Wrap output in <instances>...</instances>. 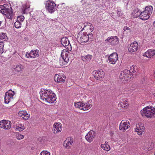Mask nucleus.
<instances>
[{
    "mask_svg": "<svg viewBox=\"0 0 155 155\" xmlns=\"http://www.w3.org/2000/svg\"><path fill=\"white\" fill-rule=\"evenodd\" d=\"M40 94L41 99L47 102L53 103L56 101L55 95L50 90L41 89Z\"/></svg>",
    "mask_w": 155,
    "mask_h": 155,
    "instance_id": "f257e3e1",
    "label": "nucleus"
},
{
    "mask_svg": "<svg viewBox=\"0 0 155 155\" xmlns=\"http://www.w3.org/2000/svg\"><path fill=\"white\" fill-rule=\"evenodd\" d=\"M131 71L132 73L131 74L130 71L128 70H125L122 71L120 75V78L123 81H129L132 77L135 76L138 71L137 68L135 66L132 65L130 67Z\"/></svg>",
    "mask_w": 155,
    "mask_h": 155,
    "instance_id": "f03ea898",
    "label": "nucleus"
},
{
    "mask_svg": "<svg viewBox=\"0 0 155 155\" xmlns=\"http://www.w3.org/2000/svg\"><path fill=\"white\" fill-rule=\"evenodd\" d=\"M141 115L148 118H155V107H146L140 111Z\"/></svg>",
    "mask_w": 155,
    "mask_h": 155,
    "instance_id": "7ed1b4c3",
    "label": "nucleus"
},
{
    "mask_svg": "<svg viewBox=\"0 0 155 155\" xmlns=\"http://www.w3.org/2000/svg\"><path fill=\"white\" fill-rule=\"evenodd\" d=\"M61 58H60L59 63L61 65L66 64L68 61L69 58V54L68 51L67 49H64L61 54Z\"/></svg>",
    "mask_w": 155,
    "mask_h": 155,
    "instance_id": "20e7f679",
    "label": "nucleus"
},
{
    "mask_svg": "<svg viewBox=\"0 0 155 155\" xmlns=\"http://www.w3.org/2000/svg\"><path fill=\"white\" fill-rule=\"evenodd\" d=\"M93 35L92 34L88 35L86 32H84L83 34H78L77 38L78 40L81 43H85L87 42L89 39H92Z\"/></svg>",
    "mask_w": 155,
    "mask_h": 155,
    "instance_id": "39448f33",
    "label": "nucleus"
},
{
    "mask_svg": "<svg viewBox=\"0 0 155 155\" xmlns=\"http://www.w3.org/2000/svg\"><path fill=\"white\" fill-rule=\"evenodd\" d=\"M6 5L0 6V12L5 15L6 17L8 19H12V13L10 8H8Z\"/></svg>",
    "mask_w": 155,
    "mask_h": 155,
    "instance_id": "423d86ee",
    "label": "nucleus"
},
{
    "mask_svg": "<svg viewBox=\"0 0 155 155\" xmlns=\"http://www.w3.org/2000/svg\"><path fill=\"white\" fill-rule=\"evenodd\" d=\"M45 7L51 13H53L57 9L56 5L53 1L48 0L45 2Z\"/></svg>",
    "mask_w": 155,
    "mask_h": 155,
    "instance_id": "0eeeda50",
    "label": "nucleus"
},
{
    "mask_svg": "<svg viewBox=\"0 0 155 155\" xmlns=\"http://www.w3.org/2000/svg\"><path fill=\"white\" fill-rule=\"evenodd\" d=\"M14 94V92L12 90H9L8 92H6L4 97L5 103L8 104L13 99V96Z\"/></svg>",
    "mask_w": 155,
    "mask_h": 155,
    "instance_id": "6e6552de",
    "label": "nucleus"
},
{
    "mask_svg": "<svg viewBox=\"0 0 155 155\" xmlns=\"http://www.w3.org/2000/svg\"><path fill=\"white\" fill-rule=\"evenodd\" d=\"M65 79V76L63 74H56L54 77L55 81L60 84L64 82Z\"/></svg>",
    "mask_w": 155,
    "mask_h": 155,
    "instance_id": "1a4fd4ad",
    "label": "nucleus"
},
{
    "mask_svg": "<svg viewBox=\"0 0 155 155\" xmlns=\"http://www.w3.org/2000/svg\"><path fill=\"white\" fill-rule=\"evenodd\" d=\"M130 127L129 121L127 120H123L120 124L119 127L120 130L124 131Z\"/></svg>",
    "mask_w": 155,
    "mask_h": 155,
    "instance_id": "9d476101",
    "label": "nucleus"
},
{
    "mask_svg": "<svg viewBox=\"0 0 155 155\" xmlns=\"http://www.w3.org/2000/svg\"><path fill=\"white\" fill-rule=\"evenodd\" d=\"M39 51L38 50H31L26 53L25 56L27 58H33L38 57L39 55Z\"/></svg>",
    "mask_w": 155,
    "mask_h": 155,
    "instance_id": "9b49d317",
    "label": "nucleus"
},
{
    "mask_svg": "<svg viewBox=\"0 0 155 155\" xmlns=\"http://www.w3.org/2000/svg\"><path fill=\"white\" fill-rule=\"evenodd\" d=\"M12 124L10 121L3 120L0 122V127L5 130L9 129L11 127Z\"/></svg>",
    "mask_w": 155,
    "mask_h": 155,
    "instance_id": "f8f14e48",
    "label": "nucleus"
},
{
    "mask_svg": "<svg viewBox=\"0 0 155 155\" xmlns=\"http://www.w3.org/2000/svg\"><path fill=\"white\" fill-rule=\"evenodd\" d=\"M118 38L117 36L109 37L105 40L106 42L109 45H114L118 42Z\"/></svg>",
    "mask_w": 155,
    "mask_h": 155,
    "instance_id": "ddd939ff",
    "label": "nucleus"
},
{
    "mask_svg": "<svg viewBox=\"0 0 155 155\" xmlns=\"http://www.w3.org/2000/svg\"><path fill=\"white\" fill-rule=\"evenodd\" d=\"M94 72V77L97 80H101L104 77V72L102 70H95Z\"/></svg>",
    "mask_w": 155,
    "mask_h": 155,
    "instance_id": "4468645a",
    "label": "nucleus"
},
{
    "mask_svg": "<svg viewBox=\"0 0 155 155\" xmlns=\"http://www.w3.org/2000/svg\"><path fill=\"white\" fill-rule=\"evenodd\" d=\"M62 128V125L61 123H55L53 125L52 131L54 134H56L60 132Z\"/></svg>",
    "mask_w": 155,
    "mask_h": 155,
    "instance_id": "2eb2a0df",
    "label": "nucleus"
},
{
    "mask_svg": "<svg viewBox=\"0 0 155 155\" xmlns=\"http://www.w3.org/2000/svg\"><path fill=\"white\" fill-rule=\"evenodd\" d=\"M12 69L13 72L16 75L18 73H21L24 69V67L21 64H19L13 66Z\"/></svg>",
    "mask_w": 155,
    "mask_h": 155,
    "instance_id": "dca6fc26",
    "label": "nucleus"
},
{
    "mask_svg": "<svg viewBox=\"0 0 155 155\" xmlns=\"http://www.w3.org/2000/svg\"><path fill=\"white\" fill-rule=\"evenodd\" d=\"M118 59V54L116 53H112L109 56L108 58L109 62L112 64H115Z\"/></svg>",
    "mask_w": 155,
    "mask_h": 155,
    "instance_id": "f3484780",
    "label": "nucleus"
},
{
    "mask_svg": "<svg viewBox=\"0 0 155 155\" xmlns=\"http://www.w3.org/2000/svg\"><path fill=\"white\" fill-rule=\"evenodd\" d=\"M95 136L94 132L93 130H91L87 133L85 138L88 142L91 143L93 140Z\"/></svg>",
    "mask_w": 155,
    "mask_h": 155,
    "instance_id": "a211bd4d",
    "label": "nucleus"
},
{
    "mask_svg": "<svg viewBox=\"0 0 155 155\" xmlns=\"http://www.w3.org/2000/svg\"><path fill=\"white\" fill-rule=\"evenodd\" d=\"M61 44L63 46L67 49H69L70 47H71L69 41L66 37H63L61 38Z\"/></svg>",
    "mask_w": 155,
    "mask_h": 155,
    "instance_id": "6ab92c4d",
    "label": "nucleus"
},
{
    "mask_svg": "<svg viewBox=\"0 0 155 155\" xmlns=\"http://www.w3.org/2000/svg\"><path fill=\"white\" fill-rule=\"evenodd\" d=\"M137 49V43L136 41H134L130 44V45L128 48V50L129 52H133L136 51Z\"/></svg>",
    "mask_w": 155,
    "mask_h": 155,
    "instance_id": "aec40b11",
    "label": "nucleus"
},
{
    "mask_svg": "<svg viewBox=\"0 0 155 155\" xmlns=\"http://www.w3.org/2000/svg\"><path fill=\"white\" fill-rule=\"evenodd\" d=\"M73 139L71 138H68L64 142V146L66 148L69 149L71 147L73 143Z\"/></svg>",
    "mask_w": 155,
    "mask_h": 155,
    "instance_id": "412c9836",
    "label": "nucleus"
},
{
    "mask_svg": "<svg viewBox=\"0 0 155 155\" xmlns=\"http://www.w3.org/2000/svg\"><path fill=\"white\" fill-rule=\"evenodd\" d=\"M18 114L19 116L22 117L25 120L28 119L30 116V114L25 110L19 111Z\"/></svg>",
    "mask_w": 155,
    "mask_h": 155,
    "instance_id": "4be33fe9",
    "label": "nucleus"
},
{
    "mask_svg": "<svg viewBox=\"0 0 155 155\" xmlns=\"http://www.w3.org/2000/svg\"><path fill=\"white\" fill-rule=\"evenodd\" d=\"M155 55V50L149 49L143 54V56L147 58H151Z\"/></svg>",
    "mask_w": 155,
    "mask_h": 155,
    "instance_id": "5701e85b",
    "label": "nucleus"
},
{
    "mask_svg": "<svg viewBox=\"0 0 155 155\" xmlns=\"http://www.w3.org/2000/svg\"><path fill=\"white\" fill-rule=\"evenodd\" d=\"M139 127H137L135 129V131L137 132V134L139 135H141L145 131V128L142 126L140 127L139 124Z\"/></svg>",
    "mask_w": 155,
    "mask_h": 155,
    "instance_id": "b1692460",
    "label": "nucleus"
},
{
    "mask_svg": "<svg viewBox=\"0 0 155 155\" xmlns=\"http://www.w3.org/2000/svg\"><path fill=\"white\" fill-rule=\"evenodd\" d=\"M127 99H122L120 101L118 104V106L122 108H125L128 105Z\"/></svg>",
    "mask_w": 155,
    "mask_h": 155,
    "instance_id": "393cba45",
    "label": "nucleus"
},
{
    "mask_svg": "<svg viewBox=\"0 0 155 155\" xmlns=\"http://www.w3.org/2000/svg\"><path fill=\"white\" fill-rule=\"evenodd\" d=\"M30 5L28 3H25L22 5L21 9L23 14L26 13L28 11Z\"/></svg>",
    "mask_w": 155,
    "mask_h": 155,
    "instance_id": "a878e982",
    "label": "nucleus"
},
{
    "mask_svg": "<svg viewBox=\"0 0 155 155\" xmlns=\"http://www.w3.org/2000/svg\"><path fill=\"white\" fill-rule=\"evenodd\" d=\"M150 15L147 14L146 12L144 11L141 12L140 15V18L142 20H145L148 19L150 17Z\"/></svg>",
    "mask_w": 155,
    "mask_h": 155,
    "instance_id": "bb28decb",
    "label": "nucleus"
},
{
    "mask_svg": "<svg viewBox=\"0 0 155 155\" xmlns=\"http://www.w3.org/2000/svg\"><path fill=\"white\" fill-rule=\"evenodd\" d=\"M141 11L138 8L135 9L132 13L133 16L134 18H137L140 16Z\"/></svg>",
    "mask_w": 155,
    "mask_h": 155,
    "instance_id": "cd10ccee",
    "label": "nucleus"
},
{
    "mask_svg": "<svg viewBox=\"0 0 155 155\" xmlns=\"http://www.w3.org/2000/svg\"><path fill=\"white\" fill-rule=\"evenodd\" d=\"M101 147L104 150L107 151L110 150V147L107 142H105L104 144H102Z\"/></svg>",
    "mask_w": 155,
    "mask_h": 155,
    "instance_id": "c85d7f7f",
    "label": "nucleus"
},
{
    "mask_svg": "<svg viewBox=\"0 0 155 155\" xmlns=\"http://www.w3.org/2000/svg\"><path fill=\"white\" fill-rule=\"evenodd\" d=\"M144 11L150 16L153 11V7L151 5L147 6L145 7Z\"/></svg>",
    "mask_w": 155,
    "mask_h": 155,
    "instance_id": "c756f323",
    "label": "nucleus"
},
{
    "mask_svg": "<svg viewBox=\"0 0 155 155\" xmlns=\"http://www.w3.org/2000/svg\"><path fill=\"white\" fill-rule=\"evenodd\" d=\"M92 56L90 54H87L85 56H82L81 59L85 62L90 61L92 58Z\"/></svg>",
    "mask_w": 155,
    "mask_h": 155,
    "instance_id": "7c9ffc66",
    "label": "nucleus"
},
{
    "mask_svg": "<svg viewBox=\"0 0 155 155\" xmlns=\"http://www.w3.org/2000/svg\"><path fill=\"white\" fill-rule=\"evenodd\" d=\"M15 130L16 131H21L25 129L24 126L21 124L18 125V126H16L14 127Z\"/></svg>",
    "mask_w": 155,
    "mask_h": 155,
    "instance_id": "2f4dec72",
    "label": "nucleus"
},
{
    "mask_svg": "<svg viewBox=\"0 0 155 155\" xmlns=\"http://www.w3.org/2000/svg\"><path fill=\"white\" fill-rule=\"evenodd\" d=\"M7 37L5 33H1L0 34V41L2 42H3L6 40Z\"/></svg>",
    "mask_w": 155,
    "mask_h": 155,
    "instance_id": "473e14b6",
    "label": "nucleus"
},
{
    "mask_svg": "<svg viewBox=\"0 0 155 155\" xmlns=\"http://www.w3.org/2000/svg\"><path fill=\"white\" fill-rule=\"evenodd\" d=\"M83 106L82 107V110H86L89 109L91 107L92 105L89 103L83 104Z\"/></svg>",
    "mask_w": 155,
    "mask_h": 155,
    "instance_id": "72a5a7b5",
    "label": "nucleus"
},
{
    "mask_svg": "<svg viewBox=\"0 0 155 155\" xmlns=\"http://www.w3.org/2000/svg\"><path fill=\"white\" fill-rule=\"evenodd\" d=\"M83 104L84 103L81 102H79L75 103L74 106L76 108H78L79 109L82 110V107L84 105Z\"/></svg>",
    "mask_w": 155,
    "mask_h": 155,
    "instance_id": "f704fd0d",
    "label": "nucleus"
},
{
    "mask_svg": "<svg viewBox=\"0 0 155 155\" xmlns=\"http://www.w3.org/2000/svg\"><path fill=\"white\" fill-rule=\"evenodd\" d=\"M21 22L16 21L14 24V26L16 28H18L21 27Z\"/></svg>",
    "mask_w": 155,
    "mask_h": 155,
    "instance_id": "c9c22d12",
    "label": "nucleus"
},
{
    "mask_svg": "<svg viewBox=\"0 0 155 155\" xmlns=\"http://www.w3.org/2000/svg\"><path fill=\"white\" fill-rule=\"evenodd\" d=\"M4 44L3 42L0 41V54H2L4 52L3 47Z\"/></svg>",
    "mask_w": 155,
    "mask_h": 155,
    "instance_id": "e433bc0d",
    "label": "nucleus"
},
{
    "mask_svg": "<svg viewBox=\"0 0 155 155\" xmlns=\"http://www.w3.org/2000/svg\"><path fill=\"white\" fill-rule=\"evenodd\" d=\"M24 17L23 16L21 15L18 17L17 21H19L20 22H21H21L23 21L24 19Z\"/></svg>",
    "mask_w": 155,
    "mask_h": 155,
    "instance_id": "4c0bfd02",
    "label": "nucleus"
},
{
    "mask_svg": "<svg viewBox=\"0 0 155 155\" xmlns=\"http://www.w3.org/2000/svg\"><path fill=\"white\" fill-rule=\"evenodd\" d=\"M128 31L127 33H130L131 31V30L128 27L125 26L123 28V31L124 33L125 31Z\"/></svg>",
    "mask_w": 155,
    "mask_h": 155,
    "instance_id": "58836bf2",
    "label": "nucleus"
},
{
    "mask_svg": "<svg viewBox=\"0 0 155 155\" xmlns=\"http://www.w3.org/2000/svg\"><path fill=\"white\" fill-rule=\"evenodd\" d=\"M50 153L47 151H43L41 153L40 155H50Z\"/></svg>",
    "mask_w": 155,
    "mask_h": 155,
    "instance_id": "ea45409f",
    "label": "nucleus"
},
{
    "mask_svg": "<svg viewBox=\"0 0 155 155\" xmlns=\"http://www.w3.org/2000/svg\"><path fill=\"white\" fill-rule=\"evenodd\" d=\"M24 137L23 135L21 134H17L16 135V138L18 140H21Z\"/></svg>",
    "mask_w": 155,
    "mask_h": 155,
    "instance_id": "a19ab883",
    "label": "nucleus"
},
{
    "mask_svg": "<svg viewBox=\"0 0 155 155\" xmlns=\"http://www.w3.org/2000/svg\"><path fill=\"white\" fill-rule=\"evenodd\" d=\"M117 14L119 16H120L122 15V13L121 12V11L120 10H117Z\"/></svg>",
    "mask_w": 155,
    "mask_h": 155,
    "instance_id": "79ce46f5",
    "label": "nucleus"
},
{
    "mask_svg": "<svg viewBox=\"0 0 155 155\" xmlns=\"http://www.w3.org/2000/svg\"><path fill=\"white\" fill-rule=\"evenodd\" d=\"M87 24V22H86V23H85L84 24H83V26L84 27H83V29L82 30V31L84 29V28L87 26V24Z\"/></svg>",
    "mask_w": 155,
    "mask_h": 155,
    "instance_id": "37998d69",
    "label": "nucleus"
},
{
    "mask_svg": "<svg viewBox=\"0 0 155 155\" xmlns=\"http://www.w3.org/2000/svg\"><path fill=\"white\" fill-rule=\"evenodd\" d=\"M143 149H144L145 150H150V149H149V148H148L147 147V148H144L143 147Z\"/></svg>",
    "mask_w": 155,
    "mask_h": 155,
    "instance_id": "c03bdc74",
    "label": "nucleus"
},
{
    "mask_svg": "<svg viewBox=\"0 0 155 155\" xmlns=\"http://www.w3.org/2000/svg\"><path fill=\"white\" fill-rule=\"evenodd\" d=\"M87 26H89L90 27H91L92 24L91 23H89V22H87Z\"/></svg>",
    "mask_w": 155,
    "mask_h": 155,
    "instance_id": "a18cd8bd",
    "label": "nucleus"
},
{
    "mask_svg": "<svg viewBox=\"0 0 155 155\" xmlns=\"http://www.w3.org/2000/svg\"><path fill=\"white\" fill-rule=\"evenodd\" d=\"M90 30L92 31L93 30V27L91 26V27L90 28Z\"/></svg>",
    "mask_w": 155,
    "mask_h": 155,
    "instance_id": "49530a36",
    "label": "nucleus"
},
{
    "mask_svg": "<svg viewBox=\"0 0 155 155\" xmlns=\"http://www.w3.org/2000/svg\"><path fill=\"white\" fill-rule=\"evenodd\" d=\"M125 33L124 32V33H127L128 31H125Z\"/></svg>",
    "mask_w": 155,
    "mask_h": 155,
    "instance_id": "de8ad7c7",
    "label": "nucleus"
},
{
    "mask_svg": "<svg viewBox=\"0 0 155 155\" xmlns=\"http://www.w3.org/2000/svg\"><path fill=\"white\" fill-rule=\"evenodd\" d=\"M2 23V21H0V26L1 25V24Z\"/></svg>",
    "mask_w": 155,
    "mask_h": 155,
    "instance_id": "09e8293b",
    "label": "nucleus"
},
{
    "mask_svg": "<svg viewBox=\"0 0 155 155\" xmlns=\"http://www.w3.org/2000/svg\"><path fill=\"white\" fill-rule=\"evenodd\" d=\"M154 43H155V41H154Z\"/></svg>",
    "mask_w": 155,
    "mask_h": 155,
    "instance_id": "8fccbe9b",
    "label": "nucleus"
},
{
    "mask_svg": "<svg viewBox=\"0 0 155 155\" xmlns=\"http://www.w3.org/2000/svg\"><path fill=\"white\" fill-rule=\"evenodd\" d=\"M141 124L140 125H142V124Z\"/></svg>",
    "mask_w": 155,
    "mask_h": 155,
    "instance_id": "3c124183",
    "label": "nucleus"
},
{
    "mask_svg": "<svg viewBox=\"0 0 155 155\" xmlns=\"http://www.w3.org/2000/svg\"><path fill=\"white\" fill-rule=\"evenodd\" d=\"M153 155H155V154Z\"/></svg>",
    "mask_w": 155,
    "mask_h": 155,
    "instance_id": "603ef678",
    "label": "nucleus"
},
{
    "mask_svg": "<svg viewBox=\"0 0 155 155\" xmlns=\"http://www.w3.org/2000/svg\"><path fill=\"white\" fill-rule=\"evenodd\" d=\"M1 2V1H0V2Z\"/></svg>",
    "mask_w": 155,
    "mask_h": 155,
    "instance_id": "864d4df0",
    "label": "nucleus"
}]
</instances>
